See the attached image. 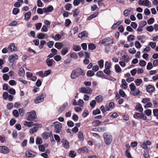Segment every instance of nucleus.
<instances>
[{"mask_svg": "<svg viewBox=\"0 0 158 158\" xmlns=\"http://www.w3.org/2000/svg\"><path fill=\"white\" fill-rule=\"evenodd\" d=\"M45 37V35L44 33H40L38 34L37 37L40 39H43Z\"/></svg>", "mask_w": 158, "mask_h": 158, "instance_id": "obj_37", "label": "nucleus"}, {"mask_svg": "<svg viewBox=\"0 0 158 158\" xmlns=\"http://www.w3.org/2000/svg\"><path fill=\"white\" fill-rule=\"evenodd\" d=\"M143 6H146L149 7L151 6V3L148 0H143Z\"/></svg>", "mask_w": 158, "mask_h": 158, "instance_id": "obj_19", "label": "nucleus"}, {"mask_svg": "<svg viewBox=\"0 0 158 158\" xmlns=\"http://www.w3.org/2000/svg\"><path fill=\"white\" fill-rule=\"evenodd\" d=\"M136 85L138 86L139 85L142 83V81L141 79H137L135 81Z\"/></svg>", "mask_w": 158, "mask_h": 158, "instance_id": "obj_31", "label": "nucleus"}, {"mask_svg": "<svg viewBox=\"0 0 158 158\" xmlns=\"http://www.w3.org/2000/svg\"><path fill=\"white\" fill-rule=\"evenodd\" d=\"M61 38V36L60 34H56L54 37H52V38L56 41H58Z\"/></svg>", "mask_w": 158, "mask_h": 158, "instance_id": "obj_26", "label": "nucleus"}, {"mask_svg": "<svg viewBox=\"0 0 158 158\" xmlns=\"http://www.w3.org/2000/svg\"><path fill=\"white\" fill-rule=\"evenodd\" d=\"M87 75L88 77H92L94 75V73L93 71L91 70H89L87 72Z\"/></svg>", "mask_w": 158, "mask_h": 158, "instance_id": "obj_36", "label": "nucleus"}, {"mask_svg": "<svg viewBox=\"0 0 158 158\" xmlns=\"http://www.w3.org/2000/svg\"><path fill=\"white\" fill-rule=\"evenodd\" d=\"M139 64L141 67H143L146 65V62L143 60H141L139 62Z\"/></svg>", "mask_w": 158, "mask_h": 158, "instance_id": "obj_63", "label": "nucleus"}, {"mask_svg": "<svg viewBox=\"0 0 158 158\" xmlns=\"http://www.w3.org/2000/svg\"><path fill=\"white\" fill-rule=\"evenodd\" d=\"M96 48L95 45L93 44L90 43L88 45V48L90 50H93Z\"/></svg>", "mask_w": 158, "mask_h": 158, "instance_id": "obj_32", "label": "nucleus"}, {"mask_svg": "<svg viewBox=\"0 0 158 158\" xmlns=\"http://www.w3.org/2000/svg\"><path fill=\"white\" fill-rule=\"evenodd\" d=\"M27 114L28 116L27 120L28 121H32L35 119L36 117L35 112L34 110L30 112H27Z\"/></svg>", "mask_w": 158, "mask_h": 158, "instance_id": "obj_4", "label": "nucleus"}, {"mask_svg": "<svg viewBox=\"0 0 158 158\" xmlns=\"http://www.w3.org/2000/svg\"><path fill=\"white\" fill-rule=\"evenodd\" d=\"M19 111L20 115L23 116L24 114L25 110L22 108H20L19 109Z\"/></svg>", "mask_w": 158, "mask_h": 158, "instance_id": "obj_56", "label": "nucleus"}, {"mask_svg": "<svg viewBox=\"0 0 158 158\" xmlns=\"http://www.w3.org/2000/svg\"><path fill=\"white\" fill-rule=\"evenodd\" d=\"M53 10V7L50 6L47 8H43L44 11V13H48L52 11Z\"/></svg>", "mask_w": 158, "mask_h": 158, "instance_id": "obj_16", "label": "nucleus"}, {"mask_svg": "<svg viewBox=\"0 0 158 158\" xmlns=\"http://www.w3.org/2000/svg\"><path fill=\"white\" fill-rule=\"evenodd\" d=\"M65 7L66 10L69 11L72 8V5L68 3L65 6Z\"/></svg>", "mask_w": 158, "mask_h": 158, "instance_id": "obj_47", "label": "nucleus"}, {"mask_svg": "<svg viewBox=\"0 0 158 158\" xmlns=\"http://www.w3.org/2000/svg\"><path fill=\"white\" fill-rule=\"evenodd\" d=\"M8 49L10 51L13 52L16 50V47L14 44L12 43L9 46Z\"/></svg>", "mask_w": 158, "mask_h": 158, "instance_id": "obj_14", "label": "nucleus"}, {"mask_svg": "<svg viewBox=\"0 0 158 158\" xmlns=\"http://www.w3.org/2000/svg\"><path fill=\"white\" fill-rule=\"evenodd\" d=\"M150 100V99L149 98H143L142 100V102L144 104L147 103Z\"/></svg>", "mask_w": 158, "mask_h": 158, "instance_id": "obj_43", "label": "nucleus"}, {"mask_svg": "<svg viewBox=\"0 0 158 158\" xmlns=\"http://www.w3.org/2000/svg\"><path fill=\"white\" fill-rule=\"evenodd\" d=\"M110 38L109 37H108L105 38L104 39L101 40L99 42V43L101 44H103L107 42H110Z\"/></svg>", "mask_w": 158, "mask_h": 158, "instance_id": "obj_15", "label": "nucleus"}, {"mask_svg": "<svg viewBox=\"0 0 158 158\" xmlns=\"http://www.w3.org/2000/svg\"><path fill=\"white\" fill-rule=\"evenodd\" d=\"M128 52L131 54H134L135 53L136 51L135 48H130L129 49Z\"/></svg>", "mask_w": 158, "mask_h": 158, "instance_id": "obj_55", "label": "nucleus"}, {"mask_svg": "<svg viewBox=\"0 0 158 158\" xmlns=\"http://www.w3.org/2000/svg\"><path fill=\"white\" fill-rule=\"evenodd\" d=\"M125 155L128 158H132L131 155L128 151V149H127L125 151Z\"/></svg>", "mask_w": 158, "mask_h": 158, "instance_id": "obj_46", "label": "nucleus"}, {"mask_svg": "<svg viewBox=\"0 0 158 158\" xmlns=\"http://www.w3.org/2000/svg\"><path fill=\"white\" fill-rule=\"evenodd\" d=\"M19 74L20 76H23L25 74V72L23 68H20L19 71Z\"/></svg>", "mask_w": 158, "mask_h": 158, "instance_id": "obj_40", "label": "nucleus"}, {"mask_svg": "<svg viewBox=\"0 0 158 158\" xmlns=\"http://www.w3.org/2000/svg\"><path fill=\"white\" fill-rule=\"evenodd\" d=\"M62 145L65 149H68L69 147V142L65 139H63L61 140Z\"/></svg>", "mask_w": 158, "mask_h": 158, "instance_id": "obj_8", "label": "nucleus"}, {"mask_svg": "<svg viewBox=\"0 0 158 158\" xmlns=\"http://www.w3.org/2000/svg\"><path fill=\"white\" fill-rule=\"evenodd\" d=\"M135 36L133 35H131L128 36L127 37V41L129 42L133 41L134 40Z\"/></svg>", "mask_w": 158, "mask_h": 158, "instance_id": "obj_30", "label": "nucleus"}, {"mask_svg": "<svg viewBox=\"0 0 158 158\" xmlns=\"http://www.w3.org/2000/svg\"><path fill=\"white\" fill-rule=\"evenodd\" d=\"M141 113H136L134 115V118L135 119H137L138 118H140L141 117Z\"/></svg>", "mask_w": 158, "mask_h": 158, "instance_id": "obj_50", "label": "nucleus"}, {"mask_svg": "<svg viewBox=\"0 0 158 158\" xmlns=\"http://www.w3.org/2000/svg\"><path fill=\"white\" fill-rule=\"evenodd\" d=\"M31 12H28L26 13L25 15V19L26 21H27L30 18L31 16Z\"/></svg>", "mask_w": 158, "mask_h": 158, "instance_id": "obj_25", "label": "nucleus"}, {"mask_svg": "<svg viewBox=\"0 0 158 158\" xmlns=\"http://www.w3.org/2000/svg\"><path fill=\"white\" fill-rule=\"evenodd\" d=\"M135 46L137 48H139L141 47V45L139 42L136 41L135 42Z\"/></svg>", "mask_w": 158, "mask_h": 158, "instance_id": "obj_52", "label": "nucleus"}, {"mask_svg": "<svg viewBox=\"0 0 158 158\" xmlns=\"http://www.w3.org/2000/svg\"><path fill=\"white\" fill-rule=\"evenodd\" d=\"M122 22L121 21H119L115 23L114 24L112 27V29H114L116 27L118 26Z\"/></svg>", "mask_w": 158, "mask_h": 158, "instance_id": "obj_39", "label": "nucleus"}, {"mask_svg": "<svg viewBox=\"0 0 158 158\" xmlns=\"http://www.w3.org/2000/svg\"><path fill=\"white\" fill-rule=\"evenodd\" d=\"M122 84L121 85V87L123 89H126L127 88V83L125 80L123 79L122 80Z\"/></svg>", "mask_w": 158, "mask_h": 158, "instance_id": "obj_23", "label": "nucleus"}, {"mask_svg": "<svg viewBox=\"0 0 158 158\" xmlns=\"http://www.w3.org/2000/svg\"><path fill=\"white\" fill-rule=\"evenodd\" d=\"M8 94L7 92H4L3 94L2 97L3 99H6L8 97Z\"/></svg>", "mask_w": 158, "mask_h": 158, "instance_id": "obj_61", "label": "nucleus"}, {"mask_svg": "<svg viewBox=\"0 0 158 158\" xmlns=\"http://www.w3.org/2000/svg\"><path fill=\"white\" fill-rule=\"evenodd\" d=\"M96 75L98 77H101L102 78H104V75L103 74V73L102 71H99L97 72Z\"/></svg>", "mask_w": 158, "mask_h": 158, "instance_id": "obj_33", "label": "nucleus"}, {"mask_svg": "<svg viewBox=\"0 0 158 158\" xmlns=\"http://www.w3.org/2000/svg\"><path fill=\"white\" fill-rule=\"evenodd\" d=\"M42 25L41 23H38L35 24L36 29L37 30H39L40 29Z\"/></svg>", "mask_w": 158, "mask_h": 158, "instance_id": "obj_60", "label": "nucleus"}, {"mask_svg": "<svg viewBox=\"0 0 158 158\" xmlns=\"http://www.w3.org/2000/svg\"><path fill=\"white\" fill-rule=\"evenodd\" d=\"M54 60L52 59H47L46 60V62L47 64L48 65V66H51L53 64V62Z\"/></svg>", "mask_w": 158, "mask_h": 158, "instance_id": "obj_27", "label": "nucleus"}, {"mask_svg": "<svg viewBox=\"0 0 158 158\" xmlns=\"http://www.w3.org/2000/svg\"><path fill=\"white\" fill-rule=\"evenodd\" d=\"M129 56L127 55H123L120 59L121 61H123L127 63L129 61Z\"/></svg>", "mask_w": 158, "mask_h": 158, "instance_id": "obj_11", "label": "nucleus"}, {"mask_svg": "<svg viewBox=\"0 0 158 158\" xmlns=\"http://www.w3.org/2000/svg\"><path fill=\"white\" fill-rule=\"evenodd\" d=\"M45 97V94L44 93L40 95H39L34 100L36 104L40 103L43 102L44 98Z\"/></svg>", "mask_w": 158, "mask_h": 158, "instance_id": "obj_6", "label": "nucleus"}, {"mask_svg": "<svg viewBox=\"0 0 158 158\" xmlns=\"http://www.w3.org/2000/svg\"><path fill=\"white\" fill-rule=\"evenodd\" d=\"M42 139L40 138H37L36 139V143L37 144H40L42 143Z\"/></svg>", "mask_w": 158, "mask_h": 158, "instance_id": "obj_45", "label": "nucleus"}, {"mask_svg": "<svg viewBox=\"0 0 158 158\" xmlns=\"http://www.w3.org/2000/svg\"><path fill=\"white\" fill-rule=\"evenodd\" d=\"M119 94L120 95L123 97H124L126 94L124 92L122 89H120L119 91Z\"/></svg>", "mask_w": 158, "mask_h": 158, "instance_id": "obj_58", "label": "nucleus"}, {"mask_svg": "<svg viewBox=\"0 0 158 158\" xmlns=\"http://www.w3.org/2000/svg\"><path fill=\"white\" fill-rule=\"evenodd\" d=\"M18 56L16 54H15L10 56L8 58V60L9 62L12 63L18 60Z\"/></svg>", "mask_w": 158, "mask_h": 158, "instance_id": "obj_7", "label": "nucleus"}, {"mask_svg": "<svg viewBox=\"0 0 158 158\" xmlns=\"http://www.w3.org/2000/svg\"><path fill=\"white\" fill-rule=\"evenodd\" d=\"M101 123V122L98 120L94 121L92 123V124L94 126H97L98 125Z\"/></svg>", "mask_w": 158, "mask_h": 158, "instance_id": "obj_41", "label": "nucleus"}, {"mask_svg": "<svg viewBox=\"0 0 158 158\" xmlns=\"http://www.w3.org/2000/svg\"><path fill=\"white\" fill-rule=\"evenodd\" d=\"M69 52V49L67 47L64 48L61 51V54L62 55H65Z\"/></svg>", "mask_w": 158, "mask_h": 158, "instance_id": "obj_22", "label": "nucleus"}, {"mask_svg": "<svg viewBox=\"0 0 158 158\" xmlns=\"http://www.w3.org/2000/svg\"><path fill=\"white\" fill-rule=\"evenodd\" d=\"M129 87L131 91H134V90H135V88H136L134 84L133 83H131L129 85Z\"/></svg>", "mask_w": 158, "mask_h": 158, "instance_id": "obj_44", "label": "nucleus"}, {"mask_svg": "<svg viewBox=\"0 0 158 158\" xmlns=\"http://www.w3.org/2000/svg\"><path fill=\"white\" fill-rule=\"evenodd\" d=\"M88 35V34L87 32L86 31H84L79 34L78 37L81 38H82L84 37H87Z\"/></svg>", "mask_w": 158, "mask_h": 158, "instance_id": "obj_13", "label": "nucleus"}, {"mask_svg": "<svg viewBox=\"0 0 158 158\" xmlns=\"http://www.w3.org/2000/svg\"><path fill=\"white\" fill-rule=\"evenodd\" d=\"M97 15H96V14H93L89 16L88 18H87V20H90L94 18Z\"/></svg>", "mask_w": 158, "mask_h": 158, "instance_id": "obj_62", "label": "nucleus"}, {"mask_svg": "<svg viewBox=\"0 0 158 158\" xmlns=\"http://www.w3.org/2000/svg\"><path fill=\"white\" fill-rule=\"evenodd\" d=\"M54 60L57 61H59L61 59V57L59 55H56L54 57Z\"/></svg>", "mask_w": 158, "mask_h": 158, "instance_id": "obj_64", "label": "nucleus"}, {"mask_svg": "<svg viewBox=\"0 0 158 158\" xmlns=\"http://www.w3.org/2000/svg\"><path fill=\"white\" fill-rule=\"evenodd\" d=\"M131 10L127 9L125 10L123 12V14L125 16H127L131 12Z\"/></svg>", "mask_w": 158, "mask_h": 158, "instance_id": "obj_49", "label": "nucleus"}, {"mask_svg": "<svg viewBox=\"0 0 158 158\" xmlns=\"http://www.w3.org/2000/svg\"><path fill=\"white\" fill-rule=\"evenodd\" d=\"M85 73V71L82 70L80 68H78L72 71L71 77L72 79H74L80 75L84 76Z\"/></svg>", "mask_w": 158, "mask_h": 158, "instance_id": "obj_1", "label": "nucleus"}, {"mask_svg": "<svg viewBox=\"0 0 158 158\" xmlns=\"http://www.w3.org/2000/svg\"><path fill=\"white\" fill-rule=\"evenodd\" d=\"M70 56L71 58H73L74 59H77L78 58V56L76 52H73L70 53Z\"/></svg>", "mask_w": 158, "mask_h": 158, "instance_id": "obj_34", "label": "nucleus"}, {"mask_svg": "<svg viewBox=\"0 0 158 158\" xmlns=\"http://www.w3.org/2000/svg\"><path fill=\"white\" fill-rule=\"evenodd\" d=\"M111 63L106 62L105 63V69H110L111 66Z\"/></svg>", "mask_w": 158, "mask_h": 158, "instance_id": "obj_51", "label": "nucleus"}, {"mask_svg": "<svg viewBox=\"0 0 158 158\" xmlns=\"http://www.w3.org/2000/svg\"><path fill=\"white\" fill-rule=\"evenodd\" d=\"M79 91L80 93L87 94H91L92 92V89L88 87H81Z\"/></svg>", "mask_w": 158, "mask_h": 158, "instance_id": "obj_5", "label": "nucleus"}, {"mask_svg": "<svg viewBox=\"0 0 158 158\" xmlns=\"http://www.w3.org/2000/svg\"><path fill=\"white\" fill-rule=\"evenodd\" d=\"M144 113L147 116H149L151 114L152 111L148 109L144 111Z\"/></svg>", "mask_w": 158, "mask_h": 158, "instance_id": "obj_42", "label": "nucleus"}, {"mask_svg": "<svg viewBox=\"0 0 158 158\" xmlns=\"http://www.w3.org/2000/svg\"><path fill=\"white\" fill-rule=\"evenodd\" d=\"M63 45L61 43H56L55 44V47L58 49H60L63 47Z\"/></svg>", "mask_w": 158, "mask_h": 158, "instance_id": "obj_21", "label": "nucleus"}, {"mask_svg": "<svg viewBox=\"0 0 158 158\" xmlns=\"http://www.w3.org/2000/svg\"><path fill=\"white\" fill-rule=\"evenodd\" d=\"M95 131H98L99 132H103L105 131V127H101L95 128L94 129Z\"/></svg>", "mask_w": 158, "mask_h": 158, "instance_id": "obj_18", "label": "nucleus"}, {"mask_svg": "<svg viewBox=\"0 0 158 158\" xmlns=\"http://www.w3.org/2000/svg\"><path fill=\"white\" fill-rule=\"evenodd\" d=\"M13 115L15 117H18L19 115V113L18 112L17 110H15L13 111Z\"/></svg>", "mask_w": 158, "mask_h": 158, "instance_id": "obj_54", "label": "nucleus"}, {"mask_svg": "<svg viewBox=\"0 0 158 158\" xmlns=\"http://www.w3.org/2000/svg\"><path fill=\"white\" fill-rule=\"evenodd\" d=\"M53 124L54 125V131L56 133L62 134V133L61 131L62 124L58 122H54Z\"/></svg>", "mask_w": 158, "mask_h": 158, "instance_id": "obj_3", "label": "nucleus"}, {"mask_svg": "<svg viewBox=\"0 0 158 158\" xmlns=\"http://www.w3.org/2000/svg\"><path fill=\"white\" fill-rule=\"evenodd\" d=\"M0 151L4 154H6L9 152V149L6 146H0Z\"/></svg>", "mask_w": 158, "mask_h": 158, "instance_id": "obj_9", "label": "nucleus"}, {"mask_svg": "<svg viewBox=\"0 0 158 158\" xmlns=\"http://www.w3.org/2000/svg\"><path fill=\"white\" fill-rule=\"evenodd\" d=\"M103 63L104 61L102 60H100L98 61V64L100 68H102L103 67Z\"/></svg>", "mask_w": 158, "mask_h": 158, "instance_id": "obj_53", "label": "nucleus"}, {"mask_svg": "<svg viewBox=\"0 0 158 158\" xmlns=\"http://www.w3.org/2000/svg\"><path fill=\"white\" fill-rule=\"evenodd\" d=\"M132 92V94L134 96L137 95H138L140 93V91L138 89H135V90Z\"/></svg>", "mask_w": 158, "mask_h": 158, "instance_id": "obj_35", "label": "nucleus"}, {"mask_svg": "<svg viewBox=\"0 0 158 158\" xmlns=\"http://www.w3.org/2000/svg\"><path fill=\"white\" fill-rule=\"evenodd\" d=\"M103 136L105 144L107 145H110L112 140V135L109 134L107 133L106 132L103 133Z\"/></svg>", "mask_w": 158, "mask_h": 158, "instance_id": "obj_2", "label": "nucleus"}, {"mask_svg": "<svg viewBox=\"0 0 158 158\" xmlns=\"http://www.w3.org/2000/svg\"><path fill=\"white\" fill-rule=\"evenodd\" d=\"M36 74L37 75H39L42 78H43L45 77L44 73L42 71L37 72L36 73Z\"/></svg>", "mask_w": 158, "mask_h": 158, "instance_id": "obj_57", "label": "nucleus"}, {"mask_svg": "<svg viewBox=\"0 0 158 158\" xmlns=\"http://www.w3.org/2000/svg\"><path fill=\"white\" fill-rule=\"evenodd\" d=\"M73 50L75 51H78L81 50V48L79 45H74L73 46Z\"/></svg>", "mask_w": 158, "mask_h": 158, "instance_id": "obj_28", "label": "nucleus"}, {"mask_svg": "<svg viewBox=\"0 0 158 158\" xmlns=\"http://www.w3.org/2000/svg\"><path fill=\"white\" fill-rule=\"evenodd\" d=\"M77 154L74 151H71L69 153V156L72 158H74L76 156Z\"/></svg>", "mask_w": 158, "mask_h": 158, "instance_id": "obj_29", "label": "nucleus"}, {"mask_svg": "<svg viewBox=\"0 0 158 158\" xmlns=\"http://www.w3.org/2000/svg\"><path fill=\"white\" fill-rule=\"evenodd\" d=\"M51 133L48 132H44L42 135V137L44 139H46L51 135Z\"/></svg>", "mask_w": 158, "mask_h": 158, "instance_id": "obj_17", "label": "nucleus"}, {"mask_svg": "<svg viewBox=\"0 0 158 158\" xmlns=\"http://www.w3.org/2000/svg\"><path fill=\"white\" fill-rule=\"evenodd\" d=\"M97 102L98 103H100L102 102L103 100L102 97V95H98L95 98Z\"/></svg>", "mask_w": 158, "mask_h": 158, "instance_id": "obj_24", "label": "nucleus"}, {"mask_svg": "<svg viewBox=\"0 0 158 158\" xmlns=\"http://www.w3.org/2000/svg\"><path fill=\"white\" fill-rule=\"evenodd\" d=\"M115 69L116 72L117 73H119L121 71V69L118 64H116L115 65Z\"/></svg>", "mask_w": 158, "mask_h": 158, "instance_id": "obj_38", "label": "nucleus"}, {"mask_svg": "<svg viewBox=\"0 0 158 158\" xmlns=\"http://www.w3.org/2000/svg\"><path fill=\"white\" fill-rule=\"evenodd\" d=\"M153 67L152 64L151 62H149L148 63L147 66V69L148 70L151 69Z\"/></svg>", "mask_w": 158, "mask_h": 158, "instance_id": "obj_59", "label": "nucleus"}, {"mask_svg": "<svg viewBox=\"0 0 158 158\" xmlns=\"http://www.w3.org/2000/svg\"><path fill=\"white\" fill-rule=\"evenodd\" d=\"M38 128L37 127H34L33 128H32V129H31V130L30 131V132L31 134L33 133H34L36 132L38 130Z\"/></svg>", "mask_w": 158, "mask_h": 158, "instance_id": "obj_48", "label": "nucleus"}, {"mask_svg": "<svg viewBox=\"0 0 158 158\" xmlns=\"http://www.w3.org/2000/svg\"><path fill=\"white\" fill-rule=\"evenodd\" d=\"M25 155L28 158L33 157L35 156L33 154V152L31 150L26 151Z\"/></svg>", "mask_w": 158, "mask_h": 158, "instance_id": "obj_12", "label": "nucleus"}, {"mask_svg": "<svg viewBox=\"0 0 158 158\" xmlns=\"http://www.w3.org/2000/svg\"><path fill=\"white\" fill-rule=\"evenodd\" d=\"M155 89V87L151 85H148L146 88L147 91L149 93L153 92Z\"/></svg>", "mask_w": 158, "mask_h": 158, "instance_id": "obj_10", "label": "nucleus"}, {"mask_svg": "<svg viewBox=\"0 0 158 158\" xmlns=\"http://www.w3.org/2000/svg\"><path fill=\"white\" fill-rule=\"evenodd\" d=\"M135 109L137 111L140 112H142L143 111V108L141 105L139 103H138L136 105Z\"/></svg>", "mask_w": 158, "mask_h": 158, "instance_id": "obj_20", "label": "nucleus"}]
</instances>
